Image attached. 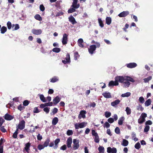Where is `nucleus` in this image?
Masks as SVG:
<instances>
[{
  "label": "nucleus",
  "instance_id": "nucleus-1",
  "mask_svg": "<svg viewBox=\"0 0 153 153\" xmlns=\"http://www.w3.org/2000/svg\"><path fill=\"white\" fill-rule=\"evenodd\" d=\"M115 80L117 82L120 83H123L125 81H129L132 82H135V80L132 78L126 76H118L115 77Z\"/></svg>",
  "mask_w": 153,
  "mask_h": 153
},
{
  "label": "nucleus",
  "instance_id": "nucleus-2",
  "mask_svg": "<svg viewBox=\"0 0 153 153\" xmlns=\"http://www.w3.org/2000/svg\"><path fill=\"white\" fill-rule=\"evenodd\" d=\"M87 125L86 122H82L80 123H76L74 124L75 129H78L79 128H82L85 127Z\"/></svg>",
  "mask_w": 153,
  "mask_h": 153
},
{
  "label": "nucleus",
  "instance_id": "nucleus-3",
  "mask_svg": "<svg viewBox=\"0 0 153 153\" xmlns=\"http://www.w3.org/2000/svg\"><path fill=\"white\" fill-rule=\"evenodd\" d=\"M79 140L78 139H75L73 140V148L74 150H76L79 148Z\"/></svg>",
  "mask_w": 153,
  "mask_h": 153
},
{
  "label": "nucleus",
  "instance_id": "nucleus-4",
  "mask_svg": "<svg viewBox=\"0 0 153 153\" xmlns=\"http://www.w3.org/2000/svg\"><path fill=\"white\" fill-rule=\"evenodd\" d=\"M25 121L24 120H22L19 122V125L16 127L18 128L20 130H22L25 128Z\"/></svg>",
  "mask_w": 153,
  "mask_h": 153
},
{
  "label": "nucleus",
  "instance_id": "nucleus-5",
  "mask_svg": "<svg viewBox=\"0 0 153 153\" xmlns=\"http://www.w3.org/2000/svg\"><path fill=\"white\" fill-rule=\"evenodd\" d=\"M68 35L66 33H64L63 34L62 41V42L63 45H65L67 44L68 41Z\"/></svg>",
  "mask_w": 153,
  "mask_h": 153
},
{
  "label": "nucleus",
  "instance_id": "nucleus-6",
  "mask_svg": "<svg viewBox=\"0 0 153 153\" xmlns=\"http://www.w3.org/2000/svg\"><path fill=\"white\" fill-rule=\"evenodd\" d=\"M96 45H92L90 46V48H88V51L91 54H93L94 52L96 50Z\"/></svg>",
  "mask_w": 153,
  "mask_h": 153
},
{
  "label": "nucleus",
  "instance_id": "nucleus-7",
  "mask_svg": "<svg viewBox=\"0 0 153 153\" xmlns=\"http://www.w3.org/2000/svg\"><path fill=\"white\" fill-rule=\"evenodd\" d=\"M107 152L108 153H116L117 150L115 148H111L110 147H108L107 149Z\"/></svg>",
  "mask_w": 153,
  "mask_h": 153
},
{
  "label": "nucleus",
  "instance_id": "nucleus-8",
  "mask_svg": "<svg viewBox=\"0 0 153 153\" xmlns=\"http://www.w3.org/2000/svg\"><path fill=\"white\" fill-rule=\"evenodd\" d=\"M62 62L65 64L70 62V58L69 53H67L65 59L62 61Z\"/></svg>",
  "mask_w": 153,
  "mask_h": 153
},
{
  "label": "nucleus",
  "instance_id": "nucleus-9",
  "mask_svg": "<svg viewBox=\"0 0 153 153\" xmlns=\"http://www.w3.org/2000/svg\"><path fill=\"white\" fill-rule=\"evenodd\" d=\"M32 32L34 34L36 35H39L42 33V30L40 29H33L32 30Z\"/></svg>",
  "mask_w": 153,
  "mask_h": 153
},
{
  "label": "nucleus",
  "instance_id": "nucleus-10",
  "mask_svg": "<svg viewBox=\"0 0 153 153\" xmlns=\"http://www.w3.org/2000/svg\"><path fill=\"white\" fill-rule=\"evenodd\" d=\"M129 14V12L128 11H123L120 13L118 15L120 17H125Z\"/></svg>",
  "mask_w": 153,
  "mask_h": 153
},
{
  "label": "nucleus",
  "instance_id": "nucleus-11",
  "mask_svg": "<svg viewBox=\"0 0 153 153\" xmlns=\"http://www.w3.org/2000/svg\"><path fill=\"white\" fill-rule=\"evenodd\" d=\"M126 66L128 68H132L136 67L137 66V65L135 63L132 62L126 64Z\"/></svg>",
  "mask_w": 153,
  "mask_h": 153
},
{
  "label": "nucleus",
  "instance_id": "nucleus-12",
  "mask_svg": "<svg viewBox=\"0 0 153 153\" xmlns=\"http://www.w3.org/2000/svg\"><path fill=\"white\" fill-rule=\"evenodd\" d=\"M86 114V111H85L82 110L80 112V114L79 115L78 118L79 119H81L82 118H85V114Z\"/></svg>",
  "mask_w": 153,
  "mask_h": 153
},
{
  "label": "nucleus",
  "instance_id": "nucleus-13",
  "mask_svg": "<svg viewBox=\"0 0 153 153\" xmlns=\"http://www.w3.org/2000/svg\"><path fill=\"white\" fill-rule=\"evenodd\" d=\"M72 143V139L71 137H69L67 141V147L68 148L71 147V144Z\"/></svg>",
  "mask_w": 153,
  "mask_h": 153
},
{
  "label": "nucleus",
  "instance_id": "nucleus-14",
  "mask_svg": "<svg viewBox=\"0 0 153 153\" xmlns=\"http://www.w3.org/2000/svg\"><path fill=\"white\" fill-rule=\"evenodd\" d=\"M4 118L6 120H10L13 119V117L8 114H6L4 115Z\"/></svg>",
  "mask_w": 153,
  "mask_h": 153
},
{
  "label": "nucleus",
  "instance_id": "nucleus-15",
  "mask_svg": "<svg viewBox=\"0 0 153 153\" xmlns=\"http://www.w3.org/2000/svg\"><path fill=\"white\" fill-rule=\"evenodd\" d=\"M60 98L58 96L56 97L53 100V103L54 105H56L60 101Z\"/></svg>",
  "mask_w": 153,
  "mask_h": 153
},
{
  "label": "nucleus",
  "instance_id": "nucleus-16",
  "mask_svg": "<svg viewBox=\"0 0 153 153\" xmlns=\"http://www.w3.org/2000/svg\"><path fill=\"white\" fill-rule=\"evenodd\" d=\"M68 19L69 21L73 25H74L77 23L75 20V18L72 16H70L68 18Z\"/></svg>",
  "mask_w": 153,
  "mask_h": 153
},
{
  "label": "nucleus",
  "instance_id": "nucleus-17",
  "mask_svg": "<svg viewBox=\"0 0 153 153\" xmlns=\"http://www.w3.org/2000/svg\"><path fill=\"white\" fill-rule=\"evenodd\" d=\"M38 96L39 97L40 99L43 102H47L46 98L43 95L39 94L38 95Z\"/></svg>",
  "mask_w": 153,
  "mask_h": 153
},
{
  "label": "nucleus",
  "instance_id": "nucleus-18",
  "mask_svg": "<svg viewBox=\"0 0 153 153\" xmlns=\"http://www.w3.org/2000/svg\"><path fill=\"white\" fill-rule=\"evenodd\" d=\"M78 46L81 48H83L84 45L83 44V41L82 39H79L77 41Z\"/></svg>",
  "mask_w": 153,
  "mask_h": 153
},
{
  "label": "nucleus",
  "instance_id": "nucleus-19",
  "mask_svg": "<svg viewBox=\"0 0 153 153\" xmlns=\"http://www.w3.org/2000/svg\"><path fill=\"white\" fill-rule=\"evenodd\" d=\"M118 82H117L116 81H111L109 83L108 86H117L118 85Z\"/></svg>",
  "mask_w": 153,
  "mask_h": 153
},
{
  "label": "nucleus",
  "instance_id": "nucleus-20",
  "mask_svg": "<svg viewBox=\"0 0 153 153\" xmlns=\"http://www.w3.org/2000/svg\"><path fill=\"white\" fill-rule=\"evenodd\" d=\"M102 95L105 97L107 98H110L111 97L110 93L109 92H105L103 93Z\"/></svg>",
  "mask_w": 153,
  "mask_h": 153
},
{
  "label": "nucleus",
  "instance_id": "nucleus-21",
  "mask_svg": "<svg viewBox=\"0 0 153 153\" xmlns=\"http://www.w3.org/2000/svg\"><path fill=\"white\" fill-rule=\"evenodd\" d=\"M120 102V100H117L111 102V105L113 107H116L117 105Z\"/></svg>",
  "mask_w": 153,
  "mask_h": 153
},
{
  "label": "nucleus",
  "instance_id": "nucleus-22",
  "mask_svg": "<svg viewBox=\"0 0 153 153\" xmlns=\"http://www.w3.org/2000/svg\"><path fill=\"white\" fill-rule=\"evenodd\" d=\"M111 18L110 17H107L105 19L106 23L108 25H110L111 24Z\"/></svg>",
  "mask_w": 153,
  "mask_h": 153
},
{
  "label": "nucleus",
  "instance_id": "nucleus-23",
  "mask_svg": "<svg viewBox=\"0 0 153 153\" xmlns=\"http://www.w3.org/2000/svg\"><path fill=\"white\" fill-rule=\"evenodd\" d=\"M121 145L124 146H127L128 144V142L125 139H123L122 142L121 143Z\"/></svg>",
  "mask_w": 153,
  "mask_h": 153
},
{
  "label": "nucleus",
  "instance_id": "nucleus-24",
  "mask_svg": "<svg viewBox=\"0 0 153 153\" xmlns=\"http://www.w3.org/2000/svg\"><path fill=\"white\" fill-rule=\"evenodd\" d=\"M59 77L57 76H54L50 80V82L54 83L59 80Z\"/></svg>",
  "mask_w": 153,
  "mask_h": 153
},
{
  "label": "nucleus",
  "instance_id": "nucleus-25",
  "mask_svg": "<svg viewBox=\"0 0 153 153\" xmlns=\"http://www.w3.org/2000/svg\"><path fill=\"white\" fill-rule=\"evenodd\" d=\"M60 140L59 139H56L55 142L54 143L55 144V146H53V148L55 149H56L58 147V143L59 142Z\"/></svg>",
  "mask_w": 153,
  "mask_h": 153
},
{
  "label": "nucleus",
  "instance_id": "nucleus-26",
  "mask_svg": "<svg viewBox=\"0 0 153 153\" xmlns=\"http://www.w3.org/2000/svg\"><path fill=\"white\" fill-rule=\"evenodd\" d=\"M59 120L57 117H55L53 118L52 121V124L55 125L58 123Z\"/></svg>",
  "mask_w": 153,
  "mask_h": 153
},
{
  "label": "nucleus",
  "instance_id": "nucleus-27",
  "mask_svg": "<svg viewBox=\"0 0 153 153\" xmlns=\"http://www.w3.org/2000/svg\"><path fill=\"white\" fill-rule=\"evenodd\" d=\"M98 22L99 25V26L101 27L102 28L104 27V25L102 21L101 18H98Z\"/></svg>",
  "mask_w": 153,
  "mask_h": 153
},
{
  "label": "nucleus",
  "instance_id": "nucleus-28",
  "mask_svg": "<svg viewBox=\"0 0 153 153\" xmlns=\"http://www.w3.org/2000/svg\"><path fill=\"white\" fill-rule=\"evenodd\" d=\"M125 118L124 117H120L118 120V123L119 125H121L123 123V122L124 121Z\"/></svg>",
  "mask_w": 153,
  "mask_h": 153
},
{
  "label": "nucleus",
  "instance_id": "nucleus-29",
  "mask_svg": "<svg viewBox=\"0 0 153 153\" xmlns=\"http://www.w3.org/2000/svg\"><path fill=\"white\" fill-rule=\"evenodd\" d=\"M25 149L27 152H28V151L30 149L29 148L30 146V144L29 143H27L25 144Z\"/></svg>",
  "mask_w": 153,
  "mask_h": 153
},
{
  "label": "nucleus",
  "instance_id": "nucleus-30",
  "mask_svg": "<svg viewBox=\"0 0 153 153\" xmlns=\"http://www.w3.org/2000/svg\"><path fill=\"white\" fill-rule=\"evenodd\" d=\"M80 5L79 4H77V3H73L72 6L73 7L77 9L79 7Z\"/></svg>",
  "mask_w": 153,
  "mask_h": 153
},
{
  "label": "nucleus",
  "instance_id": "nucleus-31",
  "mask_svg": "<svg viewBox=\"0 0 153 153\" xmlns=\"http://www.w3.org/2000/svg\"><path fill=\"white\" fill-rule=\"evenodd\" d=\"M131 94V93L130 92H128L126 93L123 94L121 95V96L122 97H128Z\"/></svg>",
  "mask_w": 153,
  "mask_h": 153
},
{
  "label": "nucleus",
  "instance_id": "nucleus-32",
  "mask_svg": "<svg viewBox=\"0 0 153 153\" xmlns=\"http://www.w3.org/2000/svg\"><path fill=\"white\" fill-rule=\"evenodd\" d=\"M151 99H149L145 102V105L146 106H148L151 105Z\"/></svg>",
  "mask_w": 153,
  "mask_h": 153
},
{
  "label": "nucleus",
  "instance_id": "nucleus-33",
  "mask_svg": "<svg viewBox=\"0 0 153 153\" xmlns=\"http://www.w3.org/2000/svg\"><path fill=\"white\" fill-rule=\"evenodd\" d=\"M50 142V140L49 139H47L45 141L44 144H43L44 146L45 147H47L49 145V143Z\"/></svg>",
  "mask_w": 153,
  "mask_h": 153
},
{
  "label": "nucleus",
  "instance_id": "nucleus-34",
  "mask_svg": "<svg viewBox=\"0 0 153 153\" xmlns=\"http://www.w3.org/2000/svg\"><path fill=\"white\" fill-rule=\"evenodd\" d=\"M98 150L101 153H104V148L102 146H100L98 148Z\"/></svg>",
  "mask_w": 153,
  "mask_h": 153
},
{
  "label": "nucleus",
  "instance_id": "nucleus-35",
  "mask_svg": "<svg viewBox=\"0 0 153 153\" xmlns=\"http://www.w3.org/2000/svg\"><path fill=\"white\" fill-rule=\"evenodd\" d=\"M7 28L4 27L3 26L1 29V33L2 34L4 33L7 31Z\"/></svg>",
  "mask_w": 153,
  "mask_h": 153
},
{
  "label": "nucleus",
  "instance_id": "nucleus-36",
  "mask_svg": "<svg viewBox=\"0 0 153 153\" xmlns=\"http://www.w3.org/2000/svg\"><path fill=\"white\" fill-rule=\"evenodd\" d=\"M152 79V77L151 76H149L148 77L145 78L143 79V80L144 82L145 83L148 82L149 81L151 80Z\"/></svg>",
  "mask_w": 153,
  "mask_h": 153
},
{
  "label": "nucleus",
  "instance_id": "nucleus-37",
  "mask_svg": "<svg viewBox=\"0 0 153 153\" xmlns=\"http://www.w3.org/2000/svg\"><path fill=\"white\" fill-rule=\"evenodd\" d=\"M145 119L143 118L140 117V118L138 120V123L140 124H142L145 122Z\"/></svg>",
  "mask_w": 153,
  "mask_h": 153
},
{
  "label": "nucleus",
  "instance_id": "nucleus-38",
  "mask_svg": "<svg viewBox=\"0 0 153 153\" xmlns=\"http://www.w3.org/2000/svg\"><path fill=\"white\" fill-rule=\"evenodd\" d=\"M35 18L39 21H41L42 20V18L40 15L36 14L35 16Z\"/></svg>",
  "mask_w": 153,
  "mask_h": 153
},
{
  "label": "nucleus",
  "instance_id": "nucleus-39",
  "mask_svg": "<svg viewBox=\"0 0 153 153\" xmlns=\"http://www.w3.org/2000/svg\"><path fill=\"white\" fill-rule=\"evenodd\" d=\"M129 81H126L124 82L123 83L124 85V86L125 87H128L130 85V83Z\"/></svg>",
  "mask_w": 153,
  "mask_h": 153
},
{
  "label": "nucleus",
  "instance_id": "nucleus-40",
  "mask_svg": "<svg viewBox=\"0 0 153 153\" xmlns=\"http://www.w3.org/2000/svg\"><path fill=\"white\" fill-rule=\"evenodd\" d=\"M52 51L53 52L58 53L60 51V49L58 48H54L53 49Z\"/></svg>",
  "mask_w": 153,
  "mask_h": 153
},
{
  "label": "nucleus",
  "instance_id": "nucleus-41",
  "mask_svg": "<svg viewBox=\"0 0 153 153\" xmlns=\"http://www.w3.org/2000/svg\"><path fill=\"white\" fill-rule=\"evenodd\" d=\"M126 114L128 115L130 114L131 113V109L128 107H127L126 109Z\"/></svg>",
  "mask_w": 153,
  "mask_h": 153
},
{
  "label": "nucleus",
  "instance_id": "nucleus-42",
  "mask_svg": "<svg viewBox=\"0 0 153 153\" xmlns=\"http://www.w3.org/2000/svg\"><path fill=\"white\" fill-rule=\"evenodd\" d=\"M13 27H14L13 29V30H17L19 29V26L18 24H16L15 25L13 24Z\"/></svg>",
  "mask_w": 153,
  "mask_h": 153
},
{
  "label": "nucleus",
  "instance_id": "nucleus-43",
  "mask_svg": "<svg viewBox=\"0 0 153 153\" xmlns=\"http://www.w3.org/2000/svg\"><path fill=\"white\" fill-rule=\"evenodd\" d=\"M111 115V113L109 112L108 111H105V115L106 117L108 118Z\"/></svg>",
  "mask_w": 153,
  "mask_h": 153
},
{
  "label": "nucleus",
  "instance_id": "nucleus-44",
  "mask_svg": "<svg viewBox=\"0 0 153 153\" xmlns=\"http://www.w3.org/2000/svg\"><path fill=\"white\" fill-rule=\"evenodd\" d=\"M58 111V110L57 108H54L52 110V112L51 113V115H52V114L54 115V114H56V113H57V112Z\"/></svg>",
  "mask_w": 153,
  "mask_h": 153
},
{
  "label": "nucleus",
  "instance_id": "nucleus-45",
  "mask_svg": "<svg viewBox=\"0 0 153 153\" xmlns=\"http://www.w3.org/2000/svg\"><path fill=\"white\" fill-rule=\"evenodd\" d=\"M134 147L137 149H139L140 148V143L139 142L137 143L134 146Z\"/></svg>",
  "mask_w": 153,
  "mask_h": 153
},
{
  "label": "nucleus",
  "instance_id": "nucleus-46",
  "mask_svg": "<svg viewBox=\"0 0 153 153\" xmlns=\"http://www.w3.org/2000/svg\"><path fill=\"white\" fill-rule=\"evenodd\" d=\"M67 134L68 136L72 135L73 134V131L71 130H68L66 133Z\"/></svg>",
  "mask_w": 153,
  "mask_h": 153
},
{
  "label": "nucleus",
  "instance_id": "nucleus-47",
  "mask_svg": "<svg viewBox=\"0 0 153 153\" xmlns=\"http://www.w3.org/2000/svg\"><path fill=\"white\" fill-rule=\"evenodd\" d=\"M18 128L16 129V131H15V132L13 133V137L14 138H16L17 137V135L18 134Z\"/></svg>",
  "mask_w": 153,
  "mask_h": 153
},
{
  "label": "nucleus",
  "instance_id": "nucleus-48",
  "mask_svg": "<svg viewBox=\"0 0 153 153\" xmlns=\"http://www.w3.org/2000/svg\"><path fill=\"white\" fill-rule=\"evenodd\" d=\"M137 110L141 111H143L144 109L140 105H139L138 106H137Z\"/></svg>",
  "mask_w": 153,
  "mask_h": 153
},
{
  "label": "nucleus",
  "instance_id": "nucleus-49",
  "mask_svg": "<svg viewBox=\"0 0 153 153\" xmlns=\"http://www.w3.org/2000/svg\"><path fill=\"white\" fill-rule=\"evenodd\" d=\"M74 59L76 60L79 57V55L78 53L77 52H75L74 53Z\"/></svg>",
  "mask_w": 153,
  "mask_h": 153
},
{
  "label": "nucleus",
  "instance_id": "nucleus-50",
  "mask_svg": "<svg viewBox=\"0 0 153 153\" xmlns=\"http://www.w3.org/2000/svg\"><path fill=\"white\" fill-rule=\"evenodd\" d=\"M50 108L48 107H45L44 108L43 110L46 114H48L50 111Z\"/></svg>",
  "mask_w": 153,
  "mask_h": 153
},
{
  "label": "nucleus",
  "instance_id": "nucleus-51",
  "mask_svg": "<svg viewBox=\"0 0 153 153\" xmlns=\"http://www.w3.org/2000/svg\"><path fill=\"white\" fill-rule=\"evenodd\" d=\"M110 126V125L107 122H105L103 125V127L104 128L106 127L107 128H109Z\"/></svg>",
  "mask_w": 153,
  "mask_h": 153
},
{
  "label": "nucleus",
  "instance_id": "nucleus-52",
  "mask_svg": "<svg viewBox=\"0 0 153 153\" xmlns=\"http://www.w3.org/2000/svg\"><path fill=\"white\" fill-rule=\"evenodd\" d=\"M75 11V8L73 7V8L70 9L68 11V13H71Z\"/></svg>",
  "mask_w": 153,
  "mask_h": 153
},
{
  "label": "nucleus",
  "instance_id": "nucleus-53",
  "mask_svg": "<svg viewBox=\"0 0 153 153\" xmlns=\"http://www.w3.org/2000/svg\"><path fill=\"white\" fill-rule=\"evenodd\" d=\"M7 26L8 29L10 30L11 27L12 25L10 22L8 21L7 23Z\"/></svg>",
  "mask_w": 153,
  "mask_h": 153
},
{
  "label": "nucleus",
  "instance_id": "nucleus-54",
  "mask_svg": "<svg viewBox=\"0 0 153 153\" xmlns=\"http://www.w3.org/2000/svg\"><path fill=\"white\" fill-rule=\"evenodd\" d=\"M3 146L2 145V143H0V153H3Z\"/></svg>",
  "mask_w": 153,
  "mask_h": 153
},
{
  "label": "nucleus",
  "instance_id": "nucleus-55",
  "mask_svg": "<svg viewBox=\"0 0 153 153\" xmlns=\"http://www.w3.org/2000/svg\"><path fill=\"white\" fill-rule=\"evenodd\" d=\"M45 147L43 145L39 144L38 146V148L39 150L43 149Z\"/></svg>",
  "mask_w": 153,
  "mask_h": 153
},
{
  "label": "nucleus",
  "instance_id": "nucleus-56",
  "mask_svg": "<svg viewBox=\"0 0 153 153\" xmlns=\"http://www.w3.org/2000/svg\"><path fill=\"white\" fill-rule=\"evenodd\" d=\"M115 132L117 134H119L120 133V131L119 128L118 127H117L115 129Z\"/></svg>",
  "mask_w": 153,
  "mask_h": 153
},
{
  "label": "nucleus",
  "instance_id": "nucleus-57",
  "mask_svg": "<svg viewBox=\"0 0 153 153\" xmlns=\"http://www.w3.org/2000/svg\"><path fill=\"white\" fill-rule=\"evenodd\" d=\"M94 141L97 143H98L99 142V137L98 135L95 136Z\"/></svg>",
  "mask_w": 153,
  "mask_h": 153
},
{
  "label": "nucleus",
  "instance_id": "nucleus-58",
  "mask_svg": "<svg viewBox=\"0 0 153 153\" xmlns=\"http://www.w3.org/2000/svg\"><path fill=\"white\" fill-rule=\"evenodd\" d=\"M139 101L140 102L142 103H143L145 101L144 98L142 97H139Z\"/></svg>",
  "mask_w": 153,
  "mask_h": 153
},
{
  "label": "nucleus",
  "instance_id": "nucleus-59",
  "mask_svg": "<svg viewBox=\"0 0 153 153\" xmlns=\"http://www.w3.org/2000/svg\"><path fill=\"white\" fill-rule=\"evenodd\" d=\"M0 130L3 132H5L6 131V130L4 128V126H1V127H0Z\"/></svg>",
  "mask_w": 153,
  "mask_h": 153
},
{
  "label": "nucleus",
  "instance_id": "nucleus-60",
  "mask_svg": "<svg viewBox=\"0 0 153 153\" xmlns=\"http://www.w3.org/2000/svg\"><path fill=\"white\" fill-rule=\"evenodd\" d=\"M149 126H146L144 129V132H147L149 130Z\"/></svg>",
  "mask_w": 153,
  "mask_h": 153
},
{
  "label": "nucleus",
  "instance_id": "nucleus-61",
  "mask_svg": "<svg viewBox=\"0 0 153 153\" xmlns=\"http://www.w3.org/2000/svg\"><path fill=\"white\" fill-rule=\"evenodd\" d=\"M4 122V120L2 118L0 117V127H1Z\"/></svg>",
  "mask_w": 153,
  "mask_h": 153
},
{
  "label": "nucleus",
  "instance_id": "nucleus-62",
  "mask_svg": "<svg viewBox=\"0 0 153 153\" xmlns=\"http://www.w3.org/2000/svg\"><path fill=\"white\" fill-rule=\"evenodd\" d=\"M129 27V25L127 24H126L125 26V27L123 28V29L126 32H127V30H126V29H127Z\"/></svg>",
  "mask_w": 153,
  "mask_h": 153
},
{
  "label": "nucleus",
  "instance_id": "nucleus-63",
  "mask_svg": "<svg viewBox=\"0 0 153 153\" xmlns=\"http://www.w3.org/2000/svg\"><path fill=\"white\" fill-rule=\"evenodd\" d=\"M37 136V139L38 140H40L42 138V136L40 134H38Z\"/></svg>",
  "mask_w": 153,
  "mask_h": 153
},
{
  "label": "nucleus",
  "instance_id": "nucleus-64",
  "mask_svg": "<svg viewBox=\"0 0 153 153\" xmlns=\"http://www.w3.org/2000/svg\"><path fill=\"white\" fill-rule=\"evenodd\" d=\"M40 9L42 11H44L45 8L43 4H41L40 5Z\"/></svg>",
  "mask_w": 153,
  "mask_h": 153
}]
</instances>
